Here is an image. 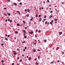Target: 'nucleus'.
<instances>
[{
	"instance_id": "1",
	"label": "nucleus",
	"mask_w": 65,
	"mask_h": 65,
	"mask_svg": "<svg viewBox=\"0 0 65 65\" xmlns=\"http://www.w3.org/2000/svg\"><path fill=\"white\" fill-rule=\"evenodd\" d=\"M14 51H13V53L14 55H17V53H14Z\"/></svg>"
},
{
	"instance_id": "2",
	"label": "nucleus",
	"mask_w": 65,
	"mask_h": 65,
	"mask_svg": "<svg viewBox=\"0 0 65 65\" xmlns=\"http://www.w3.org/2000/svg\"><path fill=\"white\" fill-rule=\"evenodd\" d=\"M7 14L9 15V16H10V13H7Z\"/></svg>"
},
{
	"instance_id": "3",
	"label": "nucleus",
	"mask_w": 65,
	"mask_h": 65,
	"mask_svg": "<svg viewBox=\"0 0 65 65\" xmlns=\"http://www.w3.org/2000/svg\"><path fill=\"white\" fill-rule=\"evenodd\" d=\"M41 20H42V19H41V18H40L39 21L40 22H41Z\"/></svg>"
},
{
	"instance_id": "4",
	"label": "nucleus",
	"mask_w": 65,
	"mask_h": 65,
	"mask_svg": "<svg viewBox=\"0 0 65 65\" xmlns=\"http://www.w3.org/2000/svg\"><path fill=\"white\" fill-rule=\"evenodd\" d=\"M22 32H24V33H26V31H25V30H22Z\"/></svg>"
},
{
	"instance_id": "5",
	"label": "nucleus",
	"mask_w": 65,
	"mask_h": 65,
	"mask_svg": "<svg viewBox=\"0 0 65 65\" xmlns=\"http://www.w3.org/2000/svg\"><path fill=\"white\" fill-rule=\"evenodd\" d=\"M59 48H60L59 47H57V48L56 49H57V50H59Z\"/></svg>"
},
{
	"instance_id": "6",
	"label": "nucleus",
	"mask_w": 65,
	"mask_h": 65,
	"mask_svg": "<svg viewBox=\"0 0 65 65\" xmlns=\"http://www.w3.org/2000/svg\"><path fill=\"white\" fill-rule=\"evenodd\" d=\"M15 33L16 34H18V31H16L15 32Z\"/></svg>"
},
{
	"instance_id": "7",
	"label": "nucleus",
	"mask_w": 65,
	"mask_h": 65,
	"mask_svg": "<svg viewBox=\"0 0 65 65\" xmlns=\"http://www.w3.org/2000/svg\"><path fill=\"white\" fill-rule=\"evenodd\" d=\"M26 16L27 17H29V14H27L26 15Z\"/></svg>"
},
{
	"instance_id": "8",
	"label": "nucleus",
	"mask_w": 65,
	"mask_h": 65,
	"mask_svg": "<svg viewBox=\"0 0 65 65\" xmlns=\"http://www.w3.org/2000/svg\"><path fill=\"white\" fill-rule=\"evenodd\" d=\"M17 12H18V13L19 14H20V11H17Z\"/></svg>"
},
{
	"instance_id": "9",
	"label": "nucleus",
	"mask_w": 65,
	"mask_h": 65,
	"mask_svg": "<svg viewBox=\"0 0 65 65\" xmlns=\"http://www.w3.org/2000/svg\"><path fill=\"white\" fill-rule=\"evenodd\" d=\"M27 11L30 13V10L29 9H28L27 10Z\"/></svg>"
},
{
	"instance_id": "10",
	"label": "nucleus",
	"mask_w": 65,
	"mask_h": 65,
	"mask_svg": "<svg viewBox=\"0 0 65 65\" xmlns=\"http://www.w3.org/2000/svg\"><path fill=\"white\" fill-rule=\"evenodd\" d=\"M29 33H30L31 34H33V32L31 31V32H29Z\"/></svg>"
},
{
	"instance_id": "11",
	"label": "nucleus",
	"mask_w": 65,
	"mask_h": 65,
	"mask_svg": "<svg viewBox=\"0 0 65 65\" xmlns=\"http://www.w3.org/2000/svg\"><path fill=\"white\" fill-rule=\"evenodd\" d=\"M24 38H27V36H24Z\"/></svg>"
},
{
	"instance_id": "12",
	"label": "nucleus",
	"mask_w": 65,
	"mask_h": 65,
	"mask_svg": "<svg viewBox=\"0 0 65 65\" xmlns=\"http://www.w3.org/2000/svg\"><path fill=\"white\" fill-rule=\"evenodd\" d=\"M28 59L29 60H30L31 59V57H29V58H28Z\"/></svg>"
},
{
	"instance_id": "13",
	"label": "nucleus",
	"mask_w": 65,
	"mask_h": 65,
	"mask_svg": "<svg viewBox=\"0 0 65 65\" xmlns=\"http://www.w3.org/2000/svg\"><path fill=\"white\" fill-rule=\"evenodd\" d=\"M14 5H15V6H17V4H16V3H14Z\"/></svg>"
},
{
	"instance_id": "14",
	"label": "nucleus",
	"mask_w": 65,
	"mask_h": 65,
	"mask_svg": "<svg viewBox=\"0 0 65 65\" xmlns=\"http://www.w3.org/2000/svg\"><path fill=\"white\" fill-rule=\"evenodd\" d=\"M17 26H20V24L17 23Z\"/></svg>"
},
{
	"instance_id": "15",
	"label": "nucleus",
	"mask_w": 65,
	"mask_h": 65,
	"mask_svg": "<svg viewBox=\"0 0 65 65\" xmlns=\"http://www.w3.org/2000/svg\"><path fill=\"white\" fill-rule=\"evenodd\" d=\"M4 15H5L6 16V15H7V14H6L4 13Z\"/></svg>"
},
{
	"instance_id": "16",
	"label": "nucleus",
	"mask_w": 65,
	"mask_h": 65,
	"mask_svg": "<svg viewBox=\"0 0 65 65\" xmlns=\"http://www.w3.org/2000/svg\"><path fill=\"white\" fill-rule=\"evenodd\" d=\"M33 19V17H31V19H30V20L31 21H32V20Z\"/></svg>"
},
{
	"instance_id": "17",
	"label": "nucleus",
	"mask_w": 65,
	"mask_h": 65,
	"mask_svg": "<svg viewBox=\"0 0 65 65\" xmlns=\"http://www.w3.org/2000/svg\"><path fill=\"white\" fill-rule=\"evenodd\" d=\"M33 51L34 53H35V51H36V50L35 49Z\"/></svg>"
},
{
	"instance_id": "18",
	"label": "nucleus",
	"mask_w": 65,
	"mask_h": 65,
	"mask_svg": "<svg viewBox=\"0 0 65 65\" xmlns=\"http://www.w3.org/2000/svg\"><path fill=\"white\" fill-rule=\"evenodd\" d=\"M5 40H8V39H7V38H6L5 39Z\"/></svg>"
},
{
	"instance_id": "19",
	"label": "nucleus",
	"mask_w": 65,
	"mask_h": 65,
	"mask_svg": "<svg viewBox=\"0 0 65 65\" xmlns=\"http://www.w3.org/2000/svg\"><path fill=\"white\" fill-rule=\"evenodd\" d=\"M38 58L39 60L40 59V57H39V56H38Z\"/></svg>"
},
{
	"instance_id": "20",
	"label": "nucleus",
	"mask_w": 65,
	"mask_h": 65,
	"mask_svg": "<svg viewBox=\"0 0 65 65\" xmlns=\"http://www.w3.org/2000/svg\"><path fill=\"white\" fill-rule=\"evenodd\" d=\"M19 4L20 5H22V2L20 3H19Z\"/></svg>"
},
{
	"instance_id": "21",
	"label": "nucleus",
	"mask_w": 65,
	"mask_h": 65,
	"mask_svg": "<svg viewBox=\"0 0 65 65\" xmlns=\"http://www.w3.org/2000/svg\"><path fill=\"white\" fill-rule=\"evenodd\" d=\"M36 65H38V62H36Z\"/></svg>"
},
{
	"instance_id": "22",
	"label": "nucleus",
	"mask_w": 65,
	"mask_h": 65,
	"mask_svg": "<svg viewBox=\"0 0 65 65\" xmlns=\"http://www.w3.org/2000/svg\"><path fill=\"white\" fill-rule=\"evenodd\" d=\"M54 62V61H52L50 63V64H52V63H53Z\"/></svg>"
},
{
	"instance_id": "23",
	"label": "nucleus",
	"mask_w": 65,
	"mask_h": 65,
	"mask_svg": "<svg viewBox=\"0 0 65 65\" xmlns=\"http://www.w3.org/2000/svg\"><path fill=\"white\" fill-rule=\"evenodd\" d=\"M23 22L24 24H25V21H23Z\"/></svg>"
},
{
	"instance_id": "24",
	"label": "nucleus",
	"mask_w": 65,
	"mask_h": 65,
	"mask_svg": "<svg viewBox=\"0 0 65 65\" xmlns=\"http://www.w3.org/2000/svg\"><path fill=\"white\" fill-rule=\"evenodd\" d=\"M47 21H46L45 24H47Z\"/></svg>"
},
{
	"instance_id": "25",
	"label": "nucleus",
	"mask_w": 65,
	"mask_h": 65,
	"mask_svg": "<svg viewBox=\"0 0 65 65\" xmlns=\"http://www.w3.org/2000/svg\"><path fill=\"white\" fill-rule=\"evenodd\" d=\"M59 35H61V32H59Z\"/></svg>"
},
{
	"instance_id": "26",
	"label": "nucleus",
	"mask_w": 65,
	"mask_h": 65,
	"mask_svg": "<svg viewBox=\"0 0 65 65\" xmlns=\"http://www.w3.org/2000/svg\"><path fill=\"white\" fill-rule=\"evenodd\" d=\"M41 15H39V17H41Z\"/></svg>"
},
{
	"instance_id": "27",
	"label": "nucleus",
	"mask_w": 65,
	"mask_h": 65,
	"mask_svg": "<svg viewBox=\"0 0 65 65\" xmlns=\"http://www.w3.org/2000/svg\"><path fill=\"white\" fill-rule=\"evenodd\" d=\"M1 62L2 63H3V62H4V61L3 60H2Z\"/></svg>"
},
{
	"instance_id": "28",
	"label": "nucleus",
	"mask_w": 65,
	"mask_h": 65,
	"mask_svg": "<svg viewBox=\"0 0 65 65\" xmlns=\"http://www.w3.org/2000/svg\"><path fill=\"white\" fill-rule=\"evenodd\" d=\"M25 35H26V34H25V33L23 34L24 36H25Z\"/></svg>"
},
{
	"instance_id": "29",
	"label": "nucleus",
	"mask_w": 65,
	"mask_h": 65,
	"mask_svg": "<svg viewBox=\"0 0 65 65\" xmlns=\"http://www.w3.org/2000/svg\"><path fill=\"white\" fill-rule=\"evenodd\" d=\"M22 60L21 59L20 60V62H22Z\"/></svg>"
},
{
	"instance_id": "30",
	"label": "nucleus",
	"mask_w": 65,
	"mask_h": 65,
	"mask_svg": "<svg viewBox=\"0 0 65 65\" xmlns=\"http://www.w3.org/2000/svg\"><path fill=\"white\" fill-rule=\"evenodd\" d=\"M41 32V30H39V33H40Z\"/></svg>"
},
{
	"instance_id": "31",
	"label": "nucleus",
	"mask_w": 65,
	"mask_h": 65,
	"mask_svg": "<svg viewBox=\"0 0 65 65\" xmlns=\"http://www.w3.org/2000/svg\"><path fill=\"white\" fill-rule=\"evenodd\" d=\"M46 40H44V42H46Z\"/></svg>"
},
{
	"instance_id": "32",
	"label": "nucleus",
	"mask_w": 65,
	"mask_h": 65,
	"mask_svg": "<svg viewBox=\"0 0 65 65\" xmlns=\"http://www.w3.org/2000/svg\"><path fill=\"white\" fill-rule=\"evenodd\" d=\"M53 22H54V20H52L51 21V22L53 23Z\"/></svg>"
},
{
	"instance_id": "33",
	"label": "nucleus",
	"mask_w": 65,
	"mask_h": 65,
	"mask_svg": "<svg viewBox=\"0 0 65 65\" xmlns=\"http://www.w3.org/2000/svg\"><path fill=\"white\" fill-rule=\"evenodd\" d=\"M44 18H46V16H45Z\"/></svg>"
},
{
	"instance_id": "34",
	"label": "nucleus",
	"mask_w": 65,
	"mask_h": 65,
	"mask_svg": "<svg viewBox=\"0 0 65 65\" xmlns=\"http://www.w3.org/2000/svg\"><path fill=\"white\" fill-rule=\"evenodd\" d=\"M38 17V15H36V17Z\"/></svg>"
},
{
	"instance_id": "35",
	"label": "nucleus",
	"mask_w": 65,
	"mask_h": 65,
	"mask_svg": "<svg viewBox=\"0 0 65 65\" xmlns=\"http://www.w3.org/2000/svg\"><path fill=\"white\" fill-rule=\"evenodd\" d=\"M25 50H26L27 49V47H25Z\"/></svg>"
},
{
	"instance_id": "36",
	"label": "nucleus",
	"mask_w": 65,
	"mask_h": 65,
	"mask_svg": "<svg viewBox=\"0 0 65 65\" xmlns=\"http://www.w3.org/2000/svg\"><path fill=\"white\" fill-rule=\"evenodd\" d=\"M50 24H51V25H52V23L51 22H50Z\"/></svg>"
},
{
	"instance_id": "37",
	"label": "nucleus",
	"mask_w": 65,
	"mask_h": 65,
	"mask_svg": "<svg viewBox=\"0 0 65 65\" xmlns=\"http://www.w3.org/2000/svg\"><path fill=\"white\" fill-rule=\"evenodd\" d=\"M47 2H50V1L48 0H47Z\"/></svg>"
},
{
	"instance_id": "38",
	"label": "nucleus",
	"mask_w": 65,
	"mask_h": 65,
	"mask_svg": "<svg viewBox=\"0 0 65 65\" xmlns=\"http://www.w3.org/2000/svg\"><path fill=\"white\" fill-rule=\"evenodd\" d=\"M8 37H9L10 36V35H8Z\"/></svg>"
},
{
	"instance_id": "39",
	"label": "nucleus",
	"mask_w": 65,
	"mask_h": 65,
	"mask_svg": "<svg viewBox=\"0 0 65 65\" xmlns=\"http://www.w3.org/2000/svg\"><path fill=\"white\" fill-rule=\"evenodd\" d=\"M35 37H37V35H35Z\"/></svg>"
},
{
	"instance_id": "40",
	"label": "nucleus",
	"mask_w": 65,
	"mask_h": 65,
	"mask_svg": "<svg viewBox=\"0 0 65 65\" xmlns=\"http://www.w3.org/2000/svg\"><path fill=\"white\" fill-rule=\"evenodd\" d=\"M24 42H25V41H24L23 42H22V43H24Z\"/></svg>"
},
{
	"instance_id": "41",
	"label": "nucleus",
	"mask_w": 65,
	"mask_h": 65,
	"mask_svg": "<svg viewBox=\"0 0 65 65\" xmlns=\"http://www.w3.org/2000/svg\"><path fill=\"white\" fill-rule=\"evenodd\" d=\"M1 45H2V46H3V44H2V43L1 44Z\"/></svg>"
},
{
	"instance_id": "42",
	"label": "nucleus",
	"mask_w": 65,
	"mask_h": 65,
	"mask_svg": "<svg viewBox=\"0 0 65 65\" xmlns=\"http://www.w3.org/2000/svg\"><path fill=\"white\" fill-rule=\"evenodd\" d=\"M7 20L6 19V21H5V22H7Z\"/></svg>"
},
{
	"instance_id": "43",
	"label": "nucleus",
	"mask_w": 65,
	"mask_h": 65,
	"mask_svg": "<svg viewBox=\"0 0 65 65\" xmlns=\"http://www.w3.org/2000/svg\"><path fill=\"white\" fill-rule=\"evenodd\" d=\"M4 9H7V8H4Z\"/></svg>"
},
{
	"instance_id": "44",
	"label": "nucleus",
	"mask_w": 65,
	"mask_h": 65,
	"mask_svg": "<svg viewBox=\"0 0 65 65\" xmlns=\"http://www.w3.org/2000/svg\"><path fill=\"white\" fill-rule=\"evenodd\" d=\"M7 1H8L9 2H10V0H7Z\"/></svg>"
},
{
	"instance_id": "45",
	"label": "nucleus",
	"mask_w": 65,
	"mask_h": 65,
	"mask_svg": "<svg viewBox=\"0 0 65 65\" xmlns=\"http://www.w3.org/2000/svg\"><path fill=\"white\" fill-rule=\"evenodd\" d=\"M62 64H64V62H62Z\"/></svg>"
},
{
	"instance_id": "46",
	"label": "nucleus",
	"mask_w": 65,
	"mask_h": 65,
	"mask_svg": "<svg viewBox=\"0 0 65 65\" xmlns=\"http://www.w3.org/2000/svg\"><path fill=\"white\" fill-rule=\"evenodd\" d=\"M31 21H29V24H30V23H31Z\"/></svg>"
},
{
	"instance_id": "47",
	"label": "nucleus",
	"mask_w": 65,
	"mask_h": 65,
	"mask_svg": "<svg viewBox=\"0 0 65 65\" xmlns=\"http://www.w3.org/2000/svg\"><path fill=\"white\" fill-rule=\"evenodd\" d=\"M8 22H9L10 20L9 19H8Z\"/></svg>"
},
{
	"instance_id": "48",
	"label": "nucleus",
	"mask_w": 65,
	"mask_h": 65,
	"mask_svg": "<svg viewBox=\"0 0 65 65\" xmlns=\"http://www.w3.org/2000/svg\"><path fill=\"white\" fill-rule=\"evenodd\" d=\"M17 50L18 51H19V49L18 48L17 49Z\"/></svg>"
},
{
	"instance_id": "49",
	"label": "nucleus",
	"mask_w": 65,
	"mask_h": 65,
	"mask_svg": "<svg viewBox=\"0 0 65 65\" xmlns=\"http://www.w3.org/2000/svg\"><path fill=\"white\" fill-rule=\"evenodd\" d=\"M12 65H14V63H12Z\"/></svg>"
},
{
	"instance_id": "50",
	"label": "nucleus",
	"mask_w": 65,
	"mask_h": 65,
	"mask_svg": "<svg viewBox=\"0 0 65 65\" xmlns=\"http://www.w3.org/2000/svg\"><path fill=\"white\" fill-rule=\"evenodd\" d=\"M51 13H53V11H51Z\"/></svg>"
},
{
	"instance_id": "51",
	"label": "nucleus",
	"mask_w": 65,
	"mask_h": 65,
	"mask_svg": "<svg viewBox=\"0 0 65 65\" xmlns=\"http://www.w3.org/2000/svg\"><path fill=\"white\" fill-rule=\"evenodd\" d=\"M37 51H39V52H40V50H39L38 49L37 50Z\"/></svg>"
},
{
	"instance_id": "52",
	"label": "nucleus",
	"mask_w": 65,
	"mask_h": 65,
	"mask_svg": "<svg viewBox=\"0 0 65 65\" xmlns=\"http://www.w3.org/2000/svg\"><path fill=\"white\" fill-rule=\"evenodd\" d=\"M61 4H63V2H61Z\"/></svg>"
},
{
	"instance_id": "53",
	"label": "nucleus",
	"mask_w": 65,
	"mask_h": 65,
	"mask_svg": "<svg viewBox=\"0 0 65 65\" xmlns=\"http://www.w3.org/2000/svg\"><path fill=\"white\" fill-rule=\"evenodd\" d=\"M12 22V21H11V20H10V23H11Z\"/></svg>"
},
{
	"instance_id": "54",
	"label": "nucleus",
	"mask_w": 65,
	"mask_h": 65,
	"mask_svg": "<svg viewBox=\"0 0 65 65\" xmlns=\"http://www.w3.org/2000/svg\"><path fill=\"white\" fill-rule=\"evenodd\" d=\"M23 51H25V49H24L23 50Z\"/></svg>"
},
{
	"instance_id": "55",
	"label": "nucleus",
	"mask_w": 65,
	"mask_h": 65,
	"mask_svg": "<svg viewBox=\"0 0 65 65\" xmlns=\"http://www.w3.org/2000/svg\"><path fill=\"white\" fill-rule=\"evenodd\" d=\"M6 36H7V35H5Z\"/></svg>"
},
{
	"instance_id": "56",
	"label": "nucleus",
	"mask_w": 65,
	"mask_h": 65,
	"mask_svg": "<svg viewBox=\"0 0 65 65\" xmlns=\"http://www.w3.org/2000/svg\"><path fill=\"white\" fill-rule=\"evenodd\" d=\"M27 10L26 9H25V11H27Z\"/></svg>"
},
{
	"instance_id": "57",
	"label": "nucleus",
	"mask_w": 65,
	"mask_h": 65,
	"mask_svg": "<svg viewBox=\"0 0 65 65\" xmlns=\"http://www.w3.org/2000/svg\"><path fill=\"white\" fill-rule=\"evenodd\" d=\"M18 1L20 2V1H21V0H18Z\"/></svg>"
},
{
	"instance_id": "58",
	"label": "nucleus",
	"mask_w": 65,
	"mask_h": 65,
	"mask_svg": "<svg viewBox=\"0 0 65 65\" xmlns=\"http://www.w3.org/2000/svg\"><path fill=\"white\" fill-rule=\"evenodd\" d=\"M27 27H26L25 28V29H27Z\"/></svg>"
},
{
	"instance_id": "59",
	"label": "nucleus",
	"mask_w": 65,
	"mask_h": 65,
	"mask_svg": "<svg viewBox=\"0 0 65 65\" xmlns=\"http://www.w3.org/2000/svg\"><path fill=\"white\" fill-rule=\"evenodd\" d=\"M60 34H62V32H60Z\"/></svg>"
},
{
	"instance_id": "60",
	"label": "nucleus",
	"mask_w": 65,
	"mask_h": 65,
	"mask_svg": "<svg viewBox=\"0 0 65 65\" xmlns=\"http://www.w3.org/2000/svg\"><path fill=\"white\" fill-rule=\"evenodd\" d=\"M35 60H36V61L37 60H36V58L35 59Z\"/></svg>"
},
{
	"instance_id": "61",
	"label": "nucleus",
	"mask_w": 65,
	"mask_h": 65,
	"mask_svg": "<svg viewBox=\"0 0 65 65\" xmlns=\"http://www.w3.org/2000/svg\"><path fill=\"white\" fill-rule=\"evenodd\" d=\"M39 9H40V10H41V8H39Z\"/></svg>"
},
{
	"instance_id": "62",
	"label": "nucleus",
	"mask_w": 65,
	"mask_h": 65,
	"mask_svg": "<svg viewBox=\"0 0 65 65\" xmlns=\"http://www.w3.org/2000/svg\"><path fill=\"white\" fill-rule=\"evenodd\" d=\"M57 62H59V60H58L57 61Z\"/></svg>"
},
{
	"instance_id": "63",
	"label": "nucleus",
	"mask_w": 65,
	"mask_h": 65,
	"mask_svg": "<svg viewBox=\"0 0 65 65\" xmlns=\"http://www.w3.org/2000/svg\"><path fill=\"white\" fill-rule=\"evenodd\" d=\"M19 58H19V57H18V59H19Z\"/></svg>"
},
{
	"instance_id": "64",
	"label": "nucleus",
	"mask_w": 65,
	"mask_h": 65,
	"mask_svg": "<svg viewBox=\"0 0 65 65\" xmlns=\"http://www.w3.org/2000/svg\"><path fill=\"white\" fill-rule=\"evenodd\" d=\"M36 31V32H37L38 31V30H37Z\"/></svg>"
}]
</instances>
